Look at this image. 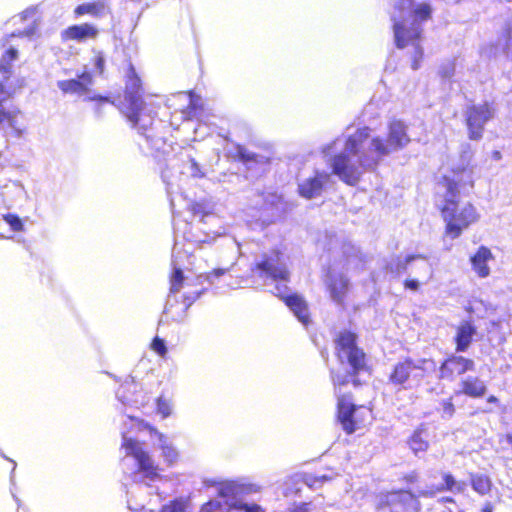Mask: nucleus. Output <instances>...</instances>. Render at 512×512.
<instances>
[{
    "label": "nucleus",
    "mask_w": 512,
    "mask_h": 512,
    "mask_svg": "<svg viewBox=\"0 0 512 512\" xmlns=\"http://www.w3.org/2000/svg\"><path fill=\"white\" fill-rule=\"evenodd\" d=\"M409 141L406 127L399 121L390 124L386 142L380 137H371L368 128L359 129L347 138L344 151L331 159L332 172L346 184L356 185L361 176L375 169L384 156Z\"/></svg>",
    "instance_id": "obj_1"
},
{
    "label": "nucleus",
    "mask_w": 512,
    "mask_h": 512,
    "mask_svg": "<svg viewBox=\"0 0 512 512\" xmlns=\"http://www.w3.org/2000/svg\"><path fill=\"white\" fill-rule=\"evenodd\" d=\"M332 380L338 397V420L343 430L351 434L365 427L372 419V412L366 406H356L349 396L342 394V387L356 385L358 376L368 372L365 354H331L327 359Z\"/></svg>",
    "instance_id": "obj_2"
},
{
    "label": "nucleus",
    "mask_w": 512,
    "mask_h": 512,
    "mask_svg": "<svg viewBox=\"0 0 512 512\" xmlns=\"http://www.w3.org/2000/svg\"><path fill=\"white\" fill-rule=\"evenodd\" d=\"M147 430L154 441H157L158 447L162 451V457L168 465H173L179 458L177 449L172 445L171 441L162 433H159L154 428L150 427L147 423L138 418L127 415L124 420V426L122 429V445L121 449L125 453L123 461L127 457L131 456L136 461L139 471L150 480H154L159 477L158 467L154 464V461L150 455L143 449L142 444L133 439L129 434L133 431H145Z\"/></svg>",
    "instance_id": "obj_3"
},
{
    "label": "nucleus",
    "mask_w": 512,
    "mask_h": 512,
    "mask_svg": "<svg viewBox=\"0 0 512 512\" xmlns=\"http://www.w3.org/2000/svg\"><path fill=\"white\" fill-rule=\"evenodd\" d=\"M460 188L461 187L453 186L452 182H448V186H446L445 205L442 209L443 217L446 222V232L452 238L459 237L464 229L468 228L470 224L479 219V214L472 204L467 203L461 208L458 207L456 198Z\"/></svg>",
    "instance_id": "obj_4"
},
{
    "label": "nucleus",
    "mask_w": 512,
    "mask_h": 512,
    "mask_svg": "<svg viewBox=\"0 0 512 512\" xmlns=\"http://www.w3.org/2000/svg\"><path fill=\"white\" fill-rule=\"evenodd\" d=\"M398 8L405 12L402 16L403 23L394 19V37L398 48H404L409 42L418 39L422 29L417 20H427L431 15V7L422 3L414 7L412 0H402Z\"/></svg>",
    "instance_id": "obj_5"
},
{
    "label": "nucleus",
    "mask_w": 512,
    "mask_h": 512,
    "mask_svg": "<svg viewBox=\"0 0 512 512\" xmlns=\"http://www.w3.org/2000/svg\"><path fill=\"white\" fill-rule=\"evenodd\" d=\"M378 512H417L418 501L408 491L382 493L377 497Z\"/></svg>",
    "instance_id": "obj_6"
},
{
    "label": "nucleus",
    "mask_w": 512,
    "mask_h": 512,
    "mask_svg": "<svg viewBox=\"0 0 512 512\" xmlns=\"http://www.w3.org/2000/svg\"><path fill=\"white\" fill-rule=\"evenodd\" d=\"M473 154L470 145L463 146L459 163L452 165V176L445 177V186H448V182H452L453 186L457 187H473V168L471 167Z\"/></svg>",
    "instance_id": "obj_7"
},
{
    "label": "nucleus",
    "mask_w": 512,
    "mask_h": 512,
    "mask_svg": "<svg viewBox=\"0 0 512 512\" xmlns=\"http://www.w3.org/2000/svg\"><path fill=\"white\" fill-rule=\"evenodd\" d=\"M468 137L471 140H480L484 125L494 116V109L488 104L473 105L465 112Z\"/></svg>",
    "instance_id": "obj_8"
},
{
    "label": "nucleus",
    "mask_w": 512,
    "mask_h": 512,
    "mask_svg": "<svg viewBox=\"0 0 512 512\" xmlns=\"http://www.w3.org/2000/svg\"><path fill=\"white\" fill-rule=\"evenodd\" d=\"M150 393L144 390L142 384L135 382L133 378H128L119 387L116 395L123 404L141 408L149 402Z\"/></svg>",
    "instance_id": "obj_9"
},
{
    "label": "nucleus",
    "mask_w": 512,
    "mask_h": 512,
    "mask_svg": "<svg viewBox=\"0 0 512 512\" xmlns=\"http://www.w3.org/2000/svg\"><path fill=\"white\" fill-rule=\"evenodd\" d=\"M140 86V79L135 74L134 68L130 66L128 82L126 84L125 99L130 103L131 106V113L128 114V118L133 124L138 123V112L143 107V101L139 93Z\"/></svg>",
    "instance_id": "obj_10"
},
{
    "label": "nucleus",
    "mask_w": 512,
    "mask_h": 512,
    "mask_svg": "<svg viewBox=\"0 0 512 512\" xmlns=\"http://www.w3.org/2000/svg\"><path fill=\"white\" fill-rule=\"evenodd\" d=\"M222 499V497L220 496ZM224 503L220 500L215 499L205 503L200 512H227L230 509H236L243 512H262V508L257 504L244 503L238 499H232L231 497L223 498Z\"/></svg>",
    "instance_id": "obj_11"
},
{
    "label": "nucleus",
    "mask_w": 512,
    "mask_h": 512,
    "mask_svg": "<svg viewBox=\"0 0 512 512\" xmlns=\"http://www.w3.org/2000/svg\"><path fill=\"white\" fill-rule=\"evenodd\" d=\"M256 268L263 271L266 275L274 280H288L289 271L285 263L282 261L279 252H273L272 255L266 257L262 262L256 264Z\"/></svg>",
    "instance_id": "obj_12"
},
{
    "label": "nucleus",
    "mask_w": 512,
    "mask_h": 512,
    "mask_svg": "<svg viewBox=\"0 0 512 512\" xmlns=\"http://www.w3.org/2000/svg\"><path fill=\"white\" fill-rule=\"evenodd\" d=\"M261 487L246 480H231L219 483L218 494L222 498L236 499L239 494H251L259 492Z\"/></svg>",
    "instance_id": "obj_13"
},
{
    "label": "nucleus",
    "mask_w": 512,
    "mask_h": 512,
    "mask_svg": "<svg viewBox=\"0 0 512 512\" xmlns=\"http://www.w3.org/2000/svg\"><path fill=\"white\" fill-rule=\"evenodd\" d=\"M330 180V174L325 172H317L314 177L305 179L299 184V192L301 196L311 199L321 194L324 184Z\"/></svg>",
    "instance_id": "obj_14"
},
{
    "label": "nucleus",
    "mask_w": 512,
    "mask_h": 512,
    "mask_svg": "<svg viewBox=\"0 0 512 512\" xmlns=\"http://www.w3.org/2000/svg\"><path fill=\"white\" fill-rule=\"evenodd\" d=\"M465 489V483L457 482L450 474H442L441 481L437 484L428 485L425 489L418 491L420 496H432L438 492L449 490L452 492H462Z\"/></svg>",
    "instance_id": "obj_15"
},
{
    "label": "nucleus",
    "mask_w": 512,
    "mask_h": 512,
    "mask_svg": "<svg viewBox=\"0 0 512 512\" xmlns=\"http://www.w3.org/2000/svg\"><path fill=\"white\" fill-rule=\"evenodd\" d=\"M472 363L466 358L458 355H451L441 366L442 377L460 375L470 369Z\"/></svg>",
    "instance_id": "obj_16"
},
{
    "label": "nucleus",
    "mask_w": 512,
    "mask_h": 512,
    "mask_svg": "<svg viewBox=\"0 0 512 512\" xmlns=\"http://www.w3.org/2000/svg\"><path fill=\"white\" fill-rule=\"evenodd\" d=\"M470 260L474 272L479 277L486 278L489 276L490 268L488 262L493 260V255L487 247L481 246Z\"/></svg>",
    "instance_id": "obj_17"
},
{
    "label": "nucleus",
    "mask_w": 512,
    "mask_h": 512,
    "mask_svg": "<svg viewBox=\"0 0 512 512\" xmlns=\"http://www.w3.org/2000/svg\"><path fill=\"white\" fill-rule=\"evenodd\" d=\"M98 35V29L88 23L81 25H74L68 27L63 32V37L65 39L76 40V41H85L87 39H95Z\"/></svg>",
    "instance_id": "obj_18"
},
{
    "label": "nucleus",
    "mask_w": 512,
    "mask_h": 512,
    "mask_svg": "<svg viewBox=\"0 0 512 512\" xmlns=\"http://www.w3.org/2000/svg\"><path fill=\"white\" fill-rule=\"evenodd\" d=\"M348 285L349 281L344 275L331 273L329 276L328 288L332 299L337 303H341L348 291Z\"/></svg>",
    "instance_id": "obj_19"
},
{
    "label": "nucleus",
    "mask_w": 512,
    "mask_h": 512,
    "mask_svg": "<svg viewBox=\"0 0 512 512\" xmlns=\"http://www.w3.org/2000/svg\"><path fill=\"white\" fill-rule=\"evenodd\" d=\"M287 306L294 312L296 317L304 324L308 323L309 314L307 305L298 295L287 296L284 298Z\"/></svg>",
    "instance_id": "obj_20"
},
{
    "label": "nucleus",
    "mask_w": 512,
    "mask_h": 512,
    "mask_svg": "<svg viewBox=\"0 0 512 512\" xmlns=\"http://www.w3.org/2000/svg\"><path fill=\"white\" fill-rule=\"evenodd\" d=\"M476 330L469 322H463L459 325L456 334V343L458 350H465L469 347L470 342L475 335Z\"/></svg>",
    "instance_id": "obj_21"
},
{
    "label": "nucleus",
    "mask_w": 512,
    "mask_h": 512,
    "mask_svg": "<svg viewBox=\"0 0 512 512\" xmlns=\"http://www.w3.org/2000/svg\"><path fill=\"white\" fill-rule=\"evenodd\" d=\"M81 80L82 81L72 79V80H67V81H60L58 83V87L65 93H67V92H85L86 91L85 85L91 83L90 74L84 73L81 76Z\"/></svg>",
    "instance_id": "obj_22"
},
{
    "label": "nucleus",
    "mask_w": 512,
    "mask_h": 512,
    "mask_svg": "<svg viewBox=\"0 0 512 512\" xmlns=\"http://www.w3.org/2000/svg\"><path fill=\"white\" fill-rule=\"evenodd\" d=\"M415 369L416 367L409 361L400 363L395 367L394 372L390 376V380L394 384L402 385Z\"/></svg>",
    "instance_id": "obj_23"
},
{
    "label": "nucleus",
    "mask_w": 512,
    "mask_h": 512,
    "mask_svg": "<svg viewBox=\"0 0 512 512\" xmlns=\"http://www.w3.org/2000/svg\"><path fill=\"white\" fill-rule=\"evenodd\" d=\"M485 390V384L479 379H467L462 384V392L470 397H480Z\"/></svg>",
    "instance_id": "obj_24"
},
{
    "label": "nucleus",
    "mask_w": 512,
    "mask_h": 512,
    "mask_svg": "<svg viewBox=\"0 0 512 512\" xmlns=\"http://www.w3.org/2000/svg\"><path fill=\"white\" fill-rule=\"evenodd\" d=\"M337 348L345 350L347 352H353L357 349L356 346V335L345 331L341 332L336 339Z\"/></svg>",
    "instance_id": "obj_25"
},
{
    "label": "nucleus",
    "mask_w": 512,
    "mask_h": 512,
    "mask_svg": "<svg viewBox=\"0 0 512 512\" xmlns=\"http://www.w3.org/2000/svg\"><path fill=\"white\" fill-rule=\"evenodd\" d=\"M409 447L411 450L417 454L419 452H424L428 448V442L426 440V435L423 431H415L411 438L409 439Z\"/></svg>",
    "instance_id": "obj_26"
},
{
    "label": "nucleus",
    "mask_w": 512,
    "mask_h": 512,
    "mask_svg": "<svg viewBox=\"0 0 512 512\" xmlns=\"http://www.w3.org/2000/svg\"><path fill=\"white\" fill-rule=\"evenodd\" d=\"M472 487L476 492L483 495L490 491L491 482L484 475H476L472 478Z\"/></svg>",
    "instance_id": "obj_27"
},
{
    "label": "nucleus",
    "mask_w": 512,
    "mask_h": 512,
    "mask_svg": "<svg viewBox=\"0 0 512 512\" xmlns=\"http://www.w3.org/2000/svg\"><path fill=\"white\" fill-rule=\"evenodd\" d=\"M173 406V401L170 398L160 396L157 399V412L162 418H167L172 415Z\"/></svg>",
    "instance_id": "obj_28"
},
{
    "label": "nucleus",
    "mask_w": 512,
    "mask_h": 512,
    "mask_svg": "<svg viewBox=\"0 0 512 512\" xmlns=\"http://www.w3.org/2000/svg\"><path fill=\"white\" fill-rule=\"evenodd\" d=\"M104 6L101 3H85L82 5H79L75 9L76 15H84V14H91V15H97L103 10Z\"/></svg>",
    "instance_id": "obj_29"
},
{
    "label": "nucleus",
    "mask_w": 512,
    "mask_h": 512,
    "mask_svg": "<svg viewBox=\"0 0 512 512\" xmlns=\"http://www.w3.org/2000/svg\"><path fill=\"white\" fill-rule=\"evenodd\" d=\"M416 258H422L421 255H410L407 256L404 260H402L400 257H397L395 264H390L389 269L391 272L401 273L402 271L406 270L407 265Z\"/></svg>",
    "instance_id": "obj_30"
},
{
    "label": "nucleus",
    "mask_w": 512,
    "mask_h": 512,
    "mask_svg": "<svg viewBox=\"0 0 512 512\" xmlns=\"http://www.w3.org/2000/svg\"><path fill=\"white\" fill-rule=\"evenodd\" d=\"M186 508L187 501L185 499H176L165 505L161 512H184Z\"/></svg>",
    "instance_id": "obj_31"
},
{
    "label": "nucleus",
    "mask_w": 512,
    "mask_h": 512,
    "mask_svg": "<svg viewBox=\"0 0 512 512\" xmlns=\"http://www.w3.org/2000/svg\"><path fill=\"white\" fill-rule=\"evenodd\" d=\"M184 276L180 269H176L171 278V291L176 293L180 290Z\"/></svg>",
    "instance_id": "obj_32"
},
{
    "label": "nucleus",
    "mask_w": 512,
    "mask_h": 512,
    "mask_svg": "<svg viewBox=\"0 0 512 512\" xmlns=\"http://www.w3.org/2000/svg\"><path fill=\"white\" fill-rule=\"evenodd\" d=\"M18 56V51L15 49V48H10L6 55L2 58L1 60V63H0V68L1 70L7 72L9 67L6 66V62L7 64H9L10 62L14 61Z\"/></svg>",
    "instance_id": "obj_33"
},
{
    "label": "nucleus",
    "mask_w": 512,
    "mask_h": 512,
    "mask_svg": "<svg viewBox=\"0 0 512 512\" xmlns=\"http://www.w3.org/2000/svg\"><path fill=\"white\" fill-rule=\"evenodd\" d=\"M5 221L11 226V228L15 231H19L22 229V222L21 220L15 216V215H6Z\"/></svg>",
    "instance_id": "obj_34"
},
{
    "label": "nucleus",
    "mask_w": 512,
    "mask_h": 512,
    "mask_svg": "<svg viewBox=\"0 0 512 512\" xmlns=\"http://www.w3.org/2000/svg\"><path fill=\"white\" fill-rule=\"evenodd\" d=\"M422 56H423V49H422V47H420L419 45H416L415 46L414 60H413V63H412V68L414 70L418 69L419 61L421 60Z\"/></svg>",
    "instance_id": "obj_35"
},
{
    "label": "nucleus",
    "mask_w": 512,
    "mask_h": 512,
    "mask_svg": "<svg viewBox=\"0 0 512 512\" xmlns=\"http://www.w3.org/2000/svg\"><path fill=\"white\" fill-rule=\"evenodd\" d=\"M151 348L156 352H165L166 350L164 341L158 337H156L151 343Z\"/></svg>",
    "instance_id": "obj_36"
},
{
    "label": "nucleus",
    "mask_w": 512,
    "mask_h": 512,
    "mask_svg": "<svg viewBox=\"0 0 512 512\" xmlns=\"http://www.w3.org/2000/svg\"><path fill=\"white\" fill-rule=\"evenodd\" d=\"M104 63H105V60H104L102 53L98 52L95 56V66L100 74H102L104 71Z\"/></svg>",
    "instance_id": "obj_37"
},
{
    "label": "nucleus",
    "mask_w": 512,
    "mask_h": 512,
    "mask_svg": "<svg viewBox=\"0 0 512 512\" xmlns=\"http://www.w3.org/2000/svg\"><path fill=\"white\" fill-rule=\"evenodd\" d=\"M13 119H14V116L5 111L4 108H0V124L5 121V120H8L10 122L11 125H13Z\"/></svg>",
    "instance_id": "obj_38"
},
{
    "label": "nucleus",
    "mask_w": 512,
    "mask_h": 512,
    "mask_svg": "<svg viewBox=\"0 0 512 512\" xmlns=\"http://www.w3.org/2000/svg\"><path fill=\"white\" fill-rule=\"evenodd\" d=\"M405 287L414 291L419 288V282L417 280H406L404 283Z\"/></svg>",
    "instance_id": "obj_39"
},
{
    "label": "nucleus",
    "mask_w": 512,
    "mask_h": 512,
    "mask_svg": "<svg viewBox=\"0 0 512 512\" xmlns=\"http://www.w3.org/2000/svg\"><path fill=\"white\" fill-rule=\"evenodd\" d=\"M8 98H9V93L4 89V87L2 85H0V104H2ZM0 108H3L2 105H0Z\"/></svg>",
    "instance_id": "obj_40"
},
{
    "label": "nucleus",
    "mask_w": 512,
    "mask_h": 512,
    "mask_svg": "<svg viewBox=\"0 0 512 512\" xmlns=\"http://www.w3.org/2000/svg\"><path fill=\"white\" fill-rule=\"evenodd\" d=\"M238 153L241 156L243 160H250L252 159V156L249 153H246V151L243 148L238 149Z\"/></svg>",
    "instance_id": "obj_41"
},
{
    "label": "nucleus",
    "mask_w": 512,
    "mask_h": 512,
    "mask_svg": "<svg viewBox=\"0 0 512 512\" xmlns=\"http://www.w3.org/2000/svg\"><path fill=\"white\" fill-rule=\"evenodd\" d=\"M310 510V504H302L301 506L297 507L294 512H309Z\"/></svg>",
    "instance_id": "obj_42"
},
{
    "label": "nucleus",
    "mask_w": 512,
    "mask_h": 512,
    "mask_svg": "<svg viewBox=\"0 0 512 512\" xmlns=\"http://www.w3.org/2000/svg\"><path fill=\"white\" fill-rule=\"evenodd\" d=\"M406 481L407 482H410V483H414L417 481L418 479V476L415 472H412L410 474H408L406 477H405Z\"/></svg>",
    "instance_id": "obj_43"
},
{
    "label": "nucleus",
    "mask_w": 512,
    "mask_h": 512,
    "mask_svg": "<svg viewBox=\"0 0 512 512\" xmlns=\"http://www.w3.org/2000/svg\"><path fill=\"white\" fill-rule=\"evenodd\" d=\"M496 50H497V47L490 46V47L485 48L484 52L489 54V56H490L492 54H496Z\"/></svg>",
    "instance_id": "obj_44"
},
{
    "label": "nucleus",
    "mask_w": 512,
    "mask_h": 512,
    "mask_svg": "<svg viewBox=\"0 0 512 512\" xmlns=\"http://www.w3.org/2000/svg\"><path fill=\"white\" fill-rule=\"evenodd\" d=\"M445 411L449 413V415H452L453 413V405L451 403H446Z\"/></svg>",
    "instance_id": "obj_45"
},
{
    "label": "nucleus",
    "mask_w": 512,
    "mask_h": 512,
    "mask_svg": "<svg viewBox=\"0 0 512 512\" xmlns=\"http://www.w3.org/2000/svg\"><path fill=\"white\" fill-rule=\"evenodd\" d=\"M488 402L489 403H497L498 402V399L495 397V396H490L488 398Z\"/></svg>",
    "instance_id": "obj_46"
},
{
    "label": "nucleus",
    "mask_w": 512,
    "mask_h": 512,
    "mask_svg": "<svg viewBox=\"0 0 512 512\" xmlns=\"http://www.w3.org/2000/svg\"><path fill=\"white\" fill-rule=\"evenodd\" d=\"M333 144H334V143H332V144H330V145L326 146V147L323 149V152H324V153H329V152H330V150L332 149V145H333Z\"/></svg>",
    "instance_id": "obj_47"
},
{
    "label": "nucleus",
    "mask_w": 512,
    "mask_h": 512,
    "mask_svg": "<svg viewBox=\"0 0 512 512\" xmlns=\"http://www.w3.org/2000/svg\"><path fill=\"white\" fill-rule=\"evenodd\" d=\"M214 273L216 276H219V275H222L224 273V271L223 270H215Z\"/></svg>",
    "instance_id": "obj_48"
},
{
    "label": "nucleus",
    "mask_w": 512,
    "mask_h": 512,
    "mask_svg": "<svg viewBox=\"0 0 512 512\" xmlns=\"http://www.w3.org/2000/svg\"><path fill=\"white\" fill-rule=\"evenodd\" d=\"M320 478H321L322 480H329V479H330V478H329L328 476H326V475H322Z\"/></svg>",
    "instance_id": "obj_49"
}]
</instances>
